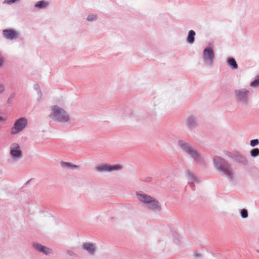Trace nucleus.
Returning a JSON list of instances; mask_svg holds the SVG:
<instances>
[{
    "mask_svg": "<svg viewBox=\"0 0 259 259\" xmlns=\"http://www.w3.org/2000/svg\"><path fill=\"white\" fill-rule=\"evenodd\" d=\"M214 161L217 169L227 175L230 179L234 178L235 173L233 169L228 163L220 158H215Z\"/></svg>",
    "mask_w": 259,
    "mask_h": 259,
    "instance_id": "obj_1",
    "label": "nucleus"
},
{
    "mask_svg": "<svg viewBox=\"0 0 259 259\" xmlns=\"http://www.w3.org/2000/svg\"><path fill=\"white\" fill-rule=\"evenodd\" d=\"M137 195L141 202L148 204L149 208L152 210H159L160 209L158 201L150 196L145 193L137 194Z\"/></svg>",
    "mask_w": 259,
    "mask_h": 259,
    "instance_id": "obj_2",
    "label": "nucleus"
},
{
    "mask_svg": "<svg viewBox=\"0 0 259 259\" xmlns=\"http://www.w3.org/2000/svg\"><path fill=\"white\" fill-rule=\"evenodd\" d=\"M50 116L55 120L61 122H66L69 119V117L66 112L63 109L57 106H54L52 108Z\"/></svg>",
    "mask_w": 259,
    "mask_h": 259,
    "instance_id": "obj_3",
    "label": "nucleus"
},
{
    "mask_svg": "<svg viewBox=\"0 0 259 259\" xmlns=\"http://www.w3.org/2000/svg\"><path fill=\"white\" fill-rule=\"evenodd\" d=\"M27 120L24 118L18 119L11 129V134H16L24 129L27 125Z\"/></svg>",
    "mask_w": 259,
    "mask_h": 259,
    "instance_id": "obj_4",
    "label": "nucleus"
},
{
    "mask_svg": "<svg viewBox=\"0 0 259 259\" xmlns=\"http://www.w3.org/2000/svg\"><path fill=\"white\" fill-rule=\"evenodd\" d=\"M10 154L15 159H19L21 157L22 152L18 144L13 143L11 145Z\"/></svg>",
    "mask_w": 259,
    "mask_h": 259,
    "instance_id": "obj_5",
    "label": "nucleus"
},
{
    "mask_svg": "<svg viewBox=\"0 0 259 259\" xmlns=\"http://www.w3.org/2000/svg\"><path fill=\"white\" fill-rule=\"evenodd\" d=\"M122 166L120 165H115L113 166L107 164H102L96 167V170L98 171H111L113 170H119L121 169Z\"/></svg>",
    "mask_w": 259,
    "mask_h": 259,
    "instance_id": "obj_6",
    "label": "nucleus"
},
{
    "mask_svg": "<svg viewBox=\"0 0 259 259\" xmlns=\"http://www.w3.org/2000/svg\"><path fill=\"white\" fill-rule=\"evenodd\" d=\"M181 147L185 150L187 153L191 155L196 160L200 161L201 160V157L199 154L191 147H190L186 143H182L181 144Z\"/></svg>",
    "mask_w": 259,
    "mask_h": 259,
    "instance_id": "obj_7",
    "label": "nucleus"
},
{
    "mask_svg": "<svg viewBox=\"0 0 259 259\" xmlns=\"http://www.w3.org/2000/svg\"><path fill=\"white\" fill-rule=\"evenodd\" d=\"M203 56L204 60L211 64L214 58V53L212 48L210 47L205 48L203 51Z\"/></svg>",
    "mask_w": 259,
    "mask_h": 259,
    "instance_id": "obj_8",
    "label": "nucleus"
},
{
    "mask_svg": "<svg viewBox=\"0 0 259 259\" xmlns=\"http://www.w3.org/2000/svg\"><path fill=\"white\" fill-rule=\"evenodd\" d=\"M249 91L246 90L235 91L236 95L239 100L243 103L246 104L248 101L247 94Z\"/></svg>",
    "mask_w": 259,
    "mask_h": 259,
    "instance_id": "obj_9",
    "label": "nucleus"
},
{
    "mask_svg": "<svg viewBox=\"0 0 259 259\" xmlns=\"http://www.w3.org/2000/svg\"><path fill=\"white\" fill-rule=\"evenodd\" d=\"M3 34L5 38L9 39L16 38L18 35V32L12 29L4 30Z\"/></svg>",
    "mask_w": 259,
    "mask_h": 259,
    "instance_id": "obj_10",
    "label": "nucleus"
},
{
    "mask_svg": "<svg viewBox=\"0 0 259 259\" xmlns=\"http://www.w3.org/2000/svg\"><path fill=\"white\" fill-rule=\"evenodd\" d=\"M34 247L40 252H42L46 254H49L51 253V249L42 245L40 244L35 243L33 244Z\"/></svg>",
    "mask_w": 259,
    "mask_h": 259,
    "instance_id": "obj_11",
    "label": "nucleus"
},
{
    "mask_svg": "<svg viewBox=\"0 0 259 259\" xmlns=\"http://www.w3.org/2000/svg\"><path fill=\"white\" fill-rule=\"evenodd\" d=\"M83 248L91 254H93L95 251V247L94 244L92 243H85Z\"/></svg>",
    "mask_w": 259,
    "mask_h": 259,
    "instance_id": "obj_12",
    "label": "nucleus"
},
{
    "mask_svg": "<svg viewBox=\"0 0 259 259\" xmlns=\"http://www.w3.org/2000/svg\"><path fill=\"white\" fill-rule=\"evenodd\" d=\"M49 5V3L45 1H40L36 3L35 7L39 9H45L47 8Z\"/></svg>",
    "mask_w": 259,
    "mask_h": 259,
    "instance_id": "obj_13",
    "label": "nucleus"
},
{
    "mask_svg": "<svg viewBox=\"0 0 259 259\" xmlns=\"http://www.w3.org/2000/svg\"><path fill=\"white\" fill-rule=\"evenodd\" d=\"M228 65L233 69H236L238 68V65L235 60L233 58H229L227 60Z\"/></svg>",
    "mask_w": 259,
    "mask_h": 259,
    "instance_id": "obj_14",
    "label": "nucleus"
},
{
    "mask_svg": "<svg viewBox=\"0 0 259 259\" xmlns=\"http://www.w3.org/2000/svg\"><path fill=\"white\" fill-rule=\"evenodd\" d=\"M195 32L193 30H190L189 32L188 36L187 37V41L190 44L194 42L195 40Z\"/></svg>",
    "mask_w": 259,
    "mask_h": 259,
    "instance_id": "obj_15",
    "label": "nucleus"
},
{
    "mask_svg": "<svg viewBox=\"0 0 259 259\" xmlns=\"http://www.w3.org/2000/svg\"><path fill=\"white\" fill-rule=\"evenodd\" d=\"M250 155L252 157H256L259 155V149L258 148H254L250 151Z\"/></svg>",
    "mask_w": 259,
    "mask_h": 259,
    "instance_id": "obj_16",
    "label": "nucleus"
},
{
    "mask_svg": "<svg viewBox=\"0 0 259 259\" xmlns=\"http://www.w3.org/2000/svg\"><path fill=\"white\" fill-rule=\"evenodd\" d=\"M61 164L62 166H67L71 168L77 167L76 165L72 164L71 163L62 162Z\"/></svg>",
    "mask_w": 259,
    "mask_h": 259,
    "instance_id": "obj_17",
    "label": "nucleus"
},
{
    "mask_svg": "<svg viewBox=\"0 0 259 259\" xmlns=\"http://www.w3.org/2000/svg\"><path fill=\"white\" fill-rule=\"evenodd\" d=\"M259 84V76L257 78L255 79L254 81L250 83V86L252 87H256Z\"/></svg>",
    "mask_w": 259,
    "mask_h": 259,
    "instance_id": "obj_18",
    "label": "nucleus"
},
{
    "mask_svg": "<svg viewBox=\"0 0 259 259\" xmlns=\"http://www.w3.org/2000/svg\"><path fill=\"white\" fill-rule=\"evenodd\" d=\"M188 123L190 126L193 125L195 123V119L193 117H189L188 119Z\"/></svg>",
    "mask_w": 259,
    "mask_h": 259,
    "instance_id": "obj_19",
    "label": "nucleus"
},
{
    "mask_svg": "<svg viewBox=\"0 0 259 259\" xmlns=\"http://www.w3.org/2000/svg\"><path fill=\"white\" fill-rule=\"evenodd\" d=\"M259 144V141L258 139L252 140L250 141V145L252 147H254Z\"/></svg>",
    "mask_w": 259,
    "mask_h": 259,
    "instance_id": "obj_20",
    "label": "nucleus"
},
{
    "mask_svg": "<svg viewBox=\"0 0 259 259\" xmlns=\"http://www.w3.org/2000/svg\"><path fill=\"white\" fill-rule=\"evenodd\" d=\"M241 216L243 218H247L248 216L247 211V210H246L245 209H243L241 210Z\"/></svg>",
    "mask_w": 259,
    "mask_h": 259,
    "instance_id": "obj_21",
    "label": "nucleus"
},
{
    "mask_svg": "<svg viewBox=\"0 0 259 259\" xmlns=\"http://www.w3.org/2000/svg\"><path fill=\"white\" fill-rule=\"evenodd\" d=\"M96 18H97L96 16L92 15L88 16V17L87 18V20L88 21H93L94 20H96Z\"/></svg>",
    "mask_w": 259,
    "mask_h": 259,
    "instance_id": "obj_22",
    "label": "nucleus"
},
{
    "mask_svg": "<svg viewBox=\"0 0 259 259\" xmlns=\"http://www.w3.org/2000/svg\"><path fill=\"white\" fill-rule=\"evenodd\" d=\"M5 90V88H4V86L0 83V94L3 93Z\"/></svg>",
    "mask_w": 259,
    "mask_h": 259,
    "instance_id": "obj_23",
    "label": "nucleus"
},
{
    "mask_svg": "<svg viewBox=\"0 0 259 259\" xmlns=\"http://www.w3.org/2000/svg\"><path fill=\"white\" fill-rule=\"evenodd\" d=\"M188 175L189 176V177L191 178L192 182H194V180H195L196 179L195 178H193L192 174L189 172Z\"/></svg>",
    "mask_w": 259,
    "mask_h": 259,
    "instance_id": "obj_24",
    "label": "nucleus"
},
{
    "mask_svg": "<svg viewBox=\"0 0 259 259\" xmlns=\"http://www.w3.org/2000/svg\"><path fill=\"white\" fill-rule=\"evenodd\" d=\"M4 63V59L3 58L0 56V66H2Z\"/></svg>",
    "mask_w": 259,
    "mask_h": 259,
    "instance_id": "obj_25",
    "label": "nucleus"
},
{
    "mask_svg": "<svg viewBox=\"0 0 259 259\" xmlns=\"http://www.w3.org/2000/svg\"><path fill=\"white\" fill-rule=\"evenodd\" d=\"M2 120V117H0V120Z\"/></svg>",
    "mask_w": 259,
    "mask_h": 259,
    "instance_id": "obj_26",
    "label": "nucleus"
}]
</instances>
